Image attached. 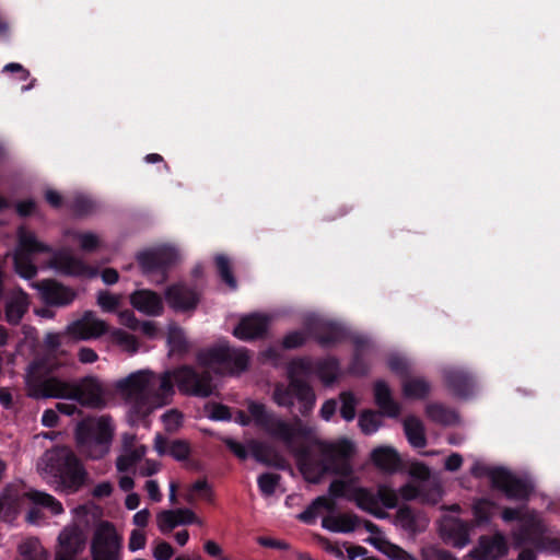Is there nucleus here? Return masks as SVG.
<instances>
[{"label":"nucleus","mask_w":560,"mask_h":560,"mask_svg":"<svg viewBox=\"0 0 560 560\" xmlns=\"http://www.w3.org/2000/svg\"><path fill=\"white\" fill-rule=\"evenodd\" d=\"M249 416L245 411L237 412L236 422L248 425L253 420L254 424L266 432L272 439L284 443L287 448L295 457L301 472L311 482L317 483L326 475L349 477L353 472L351 458L354 454V445L347 439L335 443L317 441L315 450L312 445L298 444L295 439H308L313 429L305 424L298 416H293L289 423L279 418L265 404L249 401L247 405Z\"/></svg>","instance_id":"f257e3e1"},{"label":"nucleus","mask_w":560,"mask_h":560,"mask_svg":"<svg viewBox=\"0 0 560 560\" xmlns=\"http://www.w3.org/2000/svg\"><path fill=\"white\" fill-rule=\"evenodd\" d=\"M197 361L203 369L184 364L167 370L159 376V386L149 385V397L158 406L171 404L174 395V382L178 390L188 396L207 398L214 392L212 373L207 369L213 364L223 366L230 374L242 373L249 365L248 351L245 348L234 349L222 343L200 351Z\"/></svg>","instance_id":"f03ea898"},{"label":"nucleus","mask_w":560,"mask_h":560,"mask_svg":"<svg viewBox=\"0 0 560 560\" xmlns=\"http://www.w3.org/2000/svg\"><path fill=\"white\" fill-rule=\"evenodd\" d=\"M65 366L66 360L51 354L33 360L25 374L27 397L35 400L67 399L70 381L63 373Z\"/></svg>","instance_id":"7ed1b4c3"},{"label":"nucleus","mask_w":560,"mask_h":560,"mask_svg":"<svg viewBox=\"0 0 560 560\" xmlns=\"http://www.w3.org/2000/svg\"><path fill=\"white\" fill-rule=\"evenodd\" d=\"M314 373V362L310 358H296L287 366L288 385L277 383L272 399L279 407L292 408L294 399L299 401V411L308 416L314 409L316 396L313 387L306 381Z\"/></svg>","instance_id":"20e7f679"},{"label":"nucleus","mask_w":560,"mask_h":560,"mask_svg":"<svg viewBox=\"0 0 560 560\" xmlns=\"http://www.w3.org/2000/svg\"><path fill=\"white\" fill-rule=\"evenodd\" d=\"M42 460L45 476L66 492L74 493L85 485L88 472L71 448L55 446L44 454Z\"/></svg>","instance_id":"39448f33"},{"label":"nucleus","mask_w":560,"mask_h":560,"mask_svg":"<svg viewBox=\"0 0 560 560\" xmlns=\"http://www.w3.org/2000/svg\"><path fill=\"white\" fill-rule=\"evenodd\" d=\"M115 428L109 416L86 417L74 429L78 450L91 459L105 457L110 450Z\"/></svg>","instance_id":"423d86ee"},{"label":"nucleus","mask_w":560,"mask_h":560,"mask_svg":"<svg viewBox=\"0 0 560 560\" xmlns=\"http://www.w3.org/2000/svg\"><path fill=\"white\" fill-rule=\"evenodd\" d=\"M19 246L13 257L14 269L24 279H33L37 275V267L33 264L31 256L34 254H49L52 248L39 242L36 235L20 228L18 231Z\"/></svg>","instance_id":"0eeeda50"},{"label":"nucleus","mask_w":560,"mask_h":560,"mask_svg":"<svg viewBox=\"0 0 560 560\" xmlns=\"http://www.w3.org/2000/svg\"><path fill=\"white\" fill-rule=\"evenodd\" d=\"M349 500L353 501L360 510L377 518H384L386 513L378 504L381 503L386 509H395L398 504V494L387 485L381 483L376 493L365 487L353 488Z\"/></svg>","instance_id":"6e6552de"},{"label":"nucleus","mask_w":560,"mask_h":560,"mask_svg":"<svg viewBox=\"0 0 560 560\" xmlns=\"http://www.w3.org/2000/svg\"><path fill=\"white\" fill-rule=\"evenodd\" d=\"M91 557L92 560L122 559V537L110 522H103L94 532Z\"/></svg>","instance_id":"1a4fd4ad"},{"label":"nucleus","mask_w":560,"mask_h":560,"mask_svg":"<svg viewBox=\"0 0 560 560\" xmlns=\"http://www.w3.org/2000/svg\"><path fill=\"white\" fill-rule=\"evenodd\" d=\"M305 331L307 336L313 338L322 348H330L337 346L353 336L342 324L324 318H310L305 322Z\"/></svg>","instance_id":"9d476101"},{"label":"nucleus","mask_w":560,"mask_h":560,"mask_svg":"<svg viewBox=\"0 0 560 560\" xmlns=\"http://www.w3.org/2000/svg\"><path fill=\"white\" fill-rule=\"evenodd\" d=\"M106 390L95 376H85L79 382L69 383L67 399L74 400L83 407L102 409L106 406Z\"/></svg>","instance_id":"9b49d317"},{"label":"nucleus","mask_w":560,"mask_h":560,"mask_svg":"<svg viewBox=\"0 0 560 560\" xmlns=\"http://www.w3.org/2000/svg\"><path fill=\"white\" fill-rule=\"evenodd\" d=\"M86 540V535L80 526H66L58 535L55 560H86L79 559L85 550Z\"/></svg>","instance_id":"f8f14e48"},{"label":"nucleus","mask_w":560,"mask_h":560,"mask_svg":"<svg viewBox=\"0 0 560 560\" xmlns=\"http://www.w3.org/2000/svg\"><path fill=\"white\" fill-rule=\"evenodd\" d=\"M494 477L492 488L501 491L509 500L527 501L534 492V486L529 480L517 477L505 467L497 471Z\"/></svg>","instance_id":"ddd939ff"},{"label":"nucleus","mask_w":560,"mask_h":560,"mask_svg":"<svg viewBox=\"0 0 560 560\" xmlns=\"http://www.w3.org/2000/svg\"><path fill=\"white\" fill-rule=\"evenodd\" d=\"M177 254L173 248L163 247L141 252L137 255V261L143 275L160 273L162 281L166 279L168 268L176 261Z\"/></svg>","instance_id":"4468645a"},{"label":"nucleus","mask_w":560,"mask_h":560,"mask_svg":"<svg viewBox=\"0 0 560 560\" xmlns=\"http://www.w3.org/2000/svg\"><path fill=\"white\" fill-rule=\"evenodd\" d=\"M546 526L542 521L534 513H527L521 520V523L513 530L515 545H532L542 547L545 544Z\"/></svg>","instance_id":"2eb2a0df"},{"label":"nucleus","mask_w":560,"mask_h":560,"mask_svg":"<svg viewBox=\"0 0 560 560\" xmlns=\"http://www.w3.org/2000/svg\"><path fill=\"white\" fill-rule=\"evenodd\" d=\"M165 299L176 312H188L195 310L199 304L200 293L195 285L178 282L166 289Z\"/></svg>","instance_id":"dca6fc26"},{"label":"nucleus","mask_w":560,"mask_h":560,"mask_svg":"<svg viewBox=\"0 0 560 560\" xmlns=\"http://www.w3.org/2000/svg\"><path fill=\"white\" fill-rule=\"evenodd\" d=\"M34 287L39 291L44 303L49 306H68L77 295L73 289L52 279L39 281Z\"/></svg>","instance_id":"f3484780"},{"label":"nucleus","mask_w":560,"mask_h":560,"mask_svg":"<svg viewBox=\"0 0 560 560\" xmlns=\"http://www.w3.org/2000/svg\"><path fill=\"white\" fill-rule=\"evenodd\" d=\"M106 322L98 319L94 312L86 311L83 316L69 325V332L82 340L98 338L108 331Z\"/></svg>","instance_id":"a211bd4d"},{"label":"nucleus","mask_w":560,"mask_h":560,"mask_svg":"<svg viewBox=\"0 0 560 560\" xmlns=\"http://www.w3.org/2000/svg\"><path fill=\"white\" fill-rule=\"evenodd\" d=\"M268 326L267 316L254 313L241 318L233 329V335L243 341L256 340L265 337Z\"/></svg>","instance_id":"6ab92c4d"},{"label":"nucleus","mask_w":560,"mask_h":560,"mask_svg":"<svg viewBox=\"0 0 560 560\" xmlns=\"http://www.w3.org/2000/svg\"><path fill=\"white\" fill-rule=\"evenodd\" d=\"M447 389L458 398L469 397L475 387V378L470 372L460 368H447L443 371Z\"/></svg>","instance_id":"aec40b11"},{"label":"nucleus","mask_w":560,"mask_h":560,"mask_svg":"<svg viewBox=\"0 0 560 560\" xmlns=\"http://www.w3.org/2000/svg\"><path fill=\"white\" fill-rule=\"evenodd\" d=\"M55 266L68 276L93 278L98 273L97 268L67 252H60L55 256Z\"/></svg>","instance_id":"412c9836"},{"label":"nucleus","mask_w":560,"mask_h":560,"mask_svg":"<svg viewBox=\"0 0 560 560\" xmlns=\"http://www.w3.org/2000/svg\"><path fill=\"white\" fill-rule=\"evenodd\" d=\"M508 552V545L504 536L497 533L493 536H481L474 557L478 560H498Z\"/></svg>","instance_id":"4be33fe9"},{"label":"nucleus","mask_w":560,"mask_h":560,"mask_svg":"<svg viewBox=\"0 0 560 560\" xmlns=\"http://www.w3.org/2000/svg\"><path fill=\"white\" fill-rule=\"evenodd\" d=\"M469 525L458 517L446 518L440 527L442 538L456 548H463L469 542Z\"/></svg>","instance_id":"5701e85b"},{"label":"nucleus","mask_w":560,"mask_h":560,"mask_svg":"<svg viewBox=\"0 0 560 560\" xmlns=\"http://www.w3.org/2000/svg\"><path fill=\"white\" fill-rule=\"evenodd\" d=\"M130 304L137 311L148 315L158 316L163 312V301L161 296L148 289L136 290L130 294Z\"/></svg>","instance_id":"b1692460"},{"label":"nucleus","mask_w":560,"mask_h":560,"mask_svg":"<svg viewBox=\"0 0 560 560\" xmlns=\"http://www.w3.org/2000/svg\"><path fill=\"white\" fill-rule=\"evenodd\" d=\"M373 394L381 416L397 418L400 415V405L393 398L392 390L385 381L377 380L374 383Z\"/></svg>","instance_id":"393cba45"},{"label":"nucleus","mask_w":560,"mask_h":560,"mask_svg":"<svg viewBox=\"0 0 560 560\" xmlns=\"http://www.w3.org/2000/svg\"><path fill=\"white\" fill-rule=\"evenodd\" d=\"M150 374L139 371L117 382V388L129 398L149 396Z\"/></svg>","instance_id":"a878e982"},{"label":"nucleus","mask_w":560,"mask_h":560,"mask_svg":"<svg viewBox=\"0 0 560 560\" xmlns=\"http://www.w3.org/2000/svg\"><path fill=\"white\" fill-rule=\"evenodd\" d=\"M373 464L385 472H396L401 466V459L397 451L390 446H378L371 453Z\"/></svg>","instance_id":"bb28decb"},{"label":"nucleus","mask_w":560,"mask_h":560,"mask_svg":"<svg viewBox=\"0 0 560 560\" xmlns=\"http://www.w3.org/2000/svg\"><path fill=\"white\" fill-rule=\"evenodd\" d=\"M351 342L354 350L348 366V373L354 376H365L370 371L369 363L364 359V350L369 346V340L364 336L355 335L351 338Z\"/></svg>","instance_id":"cd10ccee"},{"label":"nucleus","mask_w":560,"mask_h":560,"mask_svg":"<svg viewBox=\"0 0 560 560\" xmlns=\"http://www.w3.org/2000/svg\"><path fill=\"white\" fill-rule=\"evenodd\" d=\"M359 523L360 518L355 514H340L325 516L322 526L334 533H351Z\"/></svg>","instance_id":"c85d7f7f"},{"label":"nucleus","mask_w":560,"mask_h":560,"mask_svg":"<svg viewBox=\"0 0 560 560\" xmlns=\"http://www.w3.org/2000/svg\"><path fill=\"white\" fill-rule=\"evenodd\" d=\"M404 431L409 444L415 448L427 445L425 429L423 423L416 416H408L404 420Z\"/></svg>","instance_id":"c756f323"},{"label":"nucleus","mask_w":560,"mask_h":560,"mask_svg":"<svg viewBox=\"0 0 560 560\" xmlns=\"http://www.w3.org/2000/svg\"><path fill=\"white\" fill-rule=\"evenodd\" d=\"M336 509V503L332 499H328L325 495L317 497L312 503L299 514L298 518L305 524H314L316 522L317 515L322 510H326L328 512H334Z\"/></svg>","instance_id":"7c9ffc66"},{"label":"nucleus","mask_w":560,"mask_h":560,"mask_svg":"<svg viewBox=\"0 0 560 560\" xmlns=\"http://www.w3.org/2000/svg\"><path fill=\"white\" fill-rule=\"evenodd\" d=\"M340 363L336 357H328L314 363V373L318 375L325 385H331L337 381Z\"/></svg>","instance_id":"2f4dec72"},{"label":"nucleus","mask_w":560,"mask_h":560,"mask_svg":"<svg viewBox=\"0 0 560 560\" xmlns=\"http://www.w3.org/2000/svg\"><path fill=\"white\" fill-rule=\"evenodd\" d=\"M19 560H48V552L36 537L24 539L18 547Z\"/></svg>","instance_id":"473e14b6"},{"label":"nucleus","mask_w":560,"mask_h":560,"mask_svg":"<svg viewBox=\"0 0 560 560\" xmlns=\"http://www.w3.org/2000/svg\"><path fill=\"white\" fill-rule=\"evenodd\" d=\"M431 390L430 383L423 377H410L402 380V394L409 399H423Z\"/></svg>","instance_id":"72a5a7b5"},{"label":"nucleus","mask_w":560,"mask_h":560,"mask_svg":"<svg viewBox=\"0 0 560 560\" xmlns=\"http://www.w3.org/2000/svg\"><path fill=\"white\" fill-rule=\"evenodd\" d=\"M26 497L34 505L47 509L52 515H59L63 513L61 502H59L49 493L38 490H31L26 493Z\"/></svg>","instance_id":"f704fd0d"},{"label":"nucleus","mask_w":560,"mask_h":560,"mask_svg":"<svg viewBox=\"0 0 560 560\" xmlns=\"http://www.w3.org/2000/svg\"><path fill=\"white\" fill-rule=\"evenodd\" d=\"M427 416L435 423L453 425L458 422V415L441 404H430L425 408Z\"/></svg>","instance_id":"c9c22d12"},{"label":"nucleus","mask_w":560,"mask_h":560,"mask_svg":"<svg viewBox=\"0 0 560 560\" xmlns=\"http://www.w3.org/2000/svg\"><path fill=\"white\" fill-rule=\"evenodd\" d=\"M132 404L128 410V420L131 425H137L140 421L144 420L151 412L149 396L131 398Z\"/></svg>","instance_id":"e433bc0d"},{"label":"nucleus","mask_w":560,"mask_h":560,"mask_svg":"<svg viewBox=\"0 0 560 560\" xmlns=\"http://www.w3.org/2000/svg\"><path fill=\"white\" fill-rule=\"evenodd\" d=\"M28 307L25 296L11 299L5 305V319L11 325H18Z\"/></svg>","instance_id":"4c0bfd02"},{"label":"nucleus","mask_w":560,"mask_h":560,"mask_svg":"<svg viewBox=\"0 0 560 560\" xmlns=\"http://www.w3.org/2000/svg\"><path fill=\"white\" fill-rule=\"evenodd\" d=\"M399 495L405 501H412V500L421 497L424 502H430V503L434 504L438 502L439 498L441 497V492L436 488V489L431 490L430 493L422 495L421 490L418 487L408 482L400 487Z\"/></svg>","instance_id":"58836bf2"},{"label":"nucleus","mask_w":560,"mask_h":560,"mask_svg":"<svg viewBox=\"0 0 560 560\" xmlns=\"http://www.w3.org/2000/svg\"><path fill=\"white\" fill-rule=\"evenodd\" d=\"M214 264L221 280L231 289H236L237 282L232 272L230 258L224 254H218L214 257Z\"/></svg>","instance_id":"ea45409f"},{"label":"nucleus","mask_w":560,"mask_h":560,"mask_svg":"<svg viewBox=\"0 0 560 560\" xmlns=\"http://www.w3.org/2000/svg\"><path fill=\"white\" fill-rule=\"evenodd\" d=\"M494 503L488 499H479L472 505V515L475 525L480 526L488 524L492 517Z\"/></svg>","instance_id":"a19ab883"},{"label":"nucleus","mask_w":560,"mask_h":560,"mask_svg":"<svg viewBox=\"0 0 560 560\" xmlns=\"http://www.w3.org/2000/svg\"><path fill=\"white\" fill-rule=\"evenodd\" d=\"M365 541L386 553L393 560H405L407 558L408 552L406 550L384 539L369 537Z\"/></svg>","instance_id":"79ce46f5"},{"label":"nucleus","mask_w":560,"mask_h":560,"mask_svg":"<svg viewBox=\"0 0 560 560\" xmlns=\"http://www.w3.org/2000/svg\"><path fill=\"white\" fill-rule=\"evenodd\" d=\"M381 425L382 421L380 419V412L372 409H366L361 412L359 417V427L364 434L370 435L375 433Z\"/></svg>","instance_id":"37998d69"},{"label":"nucleus","mask_w":560,"mask_h":560,"mask_svg":"<svg viewBox=\"0 0 560 560\" xmlns=\"http://www.w3.org/2000/svg\"><path fill=\"white\" fill-rule=\"evenodd\" d=\"M110 339L113 342L117 343L126 351H129L131 353L138 351L139 343L137 338L133 335L120 328H115L110 331Z\"/></svg>","instance_id":"c03bdc74"},{"label":"nucleus","mask_w":560,"mask_h":560,"mask_svg":"<svg viewBox=\"0 0 560 560\" xmlns=\"http://www.w3.org/2000/svg\"><path fill=\"white\" fill-rule=\"evenodd\" d=\"M281 476L275 472H264L258 476L257 485L262 495L270 497L275 494Z\"/></svg>","instance_id":"a18cd8bd"},{"label":"nucleus","mask_w":560,"mask_h":560,"mask_svg":"<svg viewBox=\"0 0 560 560\" xmlns=\"http://www.w3.org/2000/svg\"><path fill=\"white\" fill-rule=\"evenodd\" d=\"M339 399L341 401L340 416L346 421H352L355 418L358 399L351 392H341Z\"/></svg>","instance_id":"49530a36"},{"label":"nucleus","mask_w":560,"mask_h":560,"mask_svg":"<svg viewBox=\"0 0 560 560\" xmlns=\"http://www.w3.org/2000/svg\"><path fill=\"white\" fill-rule=\"evenodd\" d=\"M66 207L78 217H83L92 212L93 210V201L82 195L75 196L71 200L66 202Z\"/></svg>","instance_id":"de8ad7c7"},{"label":"nucleus","mask_w":560,"mask_h":560,"mask_svg":"<svg viewBox=\"0 0 560 560\" xmlns=\"http://www.w3.org/2000/svg\"><path fill=\"white\" fill-rule=\"evenodd\" d=\"M177 514V510H163L158 514V527L163 534L172 532L176 526L179 525Z\"/></svg>","instance_id":"09e8293b"},{"label":"nucleus","mask_w":560,"mask_h":560,"mask_svg":"<svg viewBox=\"0 0 560 560\" xmlns=\"http://www.w3.org/2000/svg\"><path fill=\"white\" fill-rule=\"evenodd\" d=\"M501 469H502L501 466L500 467H490V466H487L483 463L477 460L471 466L470 474L476 478L488 477L490 480L491 487H493L494 480H495L494 476L497 475V471H499Z\"/></svg>","instance_id":"8fccbe9b"},{"label":"nucleus","mask_w":560,"mask_h":560,"mask_svg":"<svg viewBox=\"0 0 560 560\" xmlns=\"http://www.w3.org/2000/svg\"><path fill=\"white\" fill-rule=\"evenodd\" d=\"M399 524L407 530L415 532L417 520L412 509L408 505H404L398 509L396 514Z\"/></svg>","instance_id":"3c124183"},{"label":"nucleus","mask_w":560,"mask_h":560,"mask_svg":"<svg viewBox=\"0 0 560 560\" xmlns=\"http://www.w3.org/2000/svg\"><path fill=\"white\" fill-rule=\"evenodd\" d=\"M306 342V335L300 330H293L287 334L282 339V348L285 350H292L301 348Z\"/></svg>","instance_id":"603ef678"},{"label":"nucleus","mask_w":560,"mask_h":560,"mask_svg":"<svg viewBox=\"0 0 560 560\" xmlns=\"http://www.w3.org/2000/svg\"><path fill=\"white\" fill-rule=\"evenodd\" d=\"M209 409V418L214 421H229L232 418L231 410L228 406L219 402L207 405Z\"/></svg>","instance_id":"864d4df0"},{"label":"nucleus","mask_w":560,"mask_h":560,"mask_svg":"<svg viewBox=\"0 0 560 560\" xmlns=\"http://www.w3.org/2000/svg\"><path fill=\"white\" fill-rule=\"evenodd\" d=\"M168 343L172 350L178 353H184L188 350V342L184 332L180 329L171 330L168 334Z\"/></svg>","instance_id":"5fc2aeb1"},{"label":"nucleus","mask_w":560,"mask_h":560,"mask_svg":"<svg viewBox=\"0 0 560 560\" xmlns=\"http://www.w3.org/2000/svg\"><path fill=\"white\" fill-rule=\"evenodd\" d=\"M387 365L392 372L402 377V380L409 376V363L405 358L392 355L387 361Z\"/></svg>","instance_id":"6e6d98bb"},{"label":"nucleus","mask_w":560,"mask_h":560,"mask_svg":"<svg viewBox=\"0 0 560 560\" xmlns=\"http://www.w3.org/2000/svg\"><path fill=\"white\" fill-rule=\"evenodd\" d=\"M45 345L47 347V352L44 355H55L57 359H60L62 361L66 360V363L68 362V354L66 351L58 352V349L60 347V340L59 337L55 334H48L45 338Z\"/></svg>","instance_id":"4d7b16f0"},{"label":"nucleus","mask_w":560,"mask_h":560,"mask_svg":"<svg viewBox=\"0 0 560 560\" xmlns=\"http://www.w3.org/2000/svg\"><path fill=\"white\" fill-rule=\"evenodd\" d=\"M97 304L105 312H115L119 306V296L114 295L108 291H101L97 295Z\"/></svg>","instance_id":"13d9d810"},{"label":"nucleus","mask_w":560,"mask_h":560,"mask_svg":"<svg viewBox=\"0 0 560 560\" xmlns=\"http://www.w3.org/2000/svg\"><path fill=\"white\" fill-rule=\"evenodd\" d=\"M249 448L255 460L264 465L270 464L268 458V448L264 443L252 440L249 442Z\"/></svg>","instance_id":"bf43d9fd"},{"label":"nucleus","mask_w":560,"mask_h":560,"mask_svg":"<svg viewBox=\"0 0 560 560\" xmlns=\"http://www.w3.org/2000/svg\"><path fill=\"white\" fill-rule=\"evenodd\" d=\"M170 455L176 460H185L190 454L189 445L182 440H175L170 446Z\"/></svg>","instance_id":"052dcab7"},{"label":"nucleus","mask_w":560,"mask_h":560,"mask_svg":"<svg viewBox=\"0 0 560 560\" xmlns=\"http://www.w3.org/2000/svg\"><path fill=\"white\" fill-rule=\"evenodd\" d=\"M77 238L80 242L81 249L84 252H94L100 246L98 237L91 232L78 233Z\"/></svg>","instance_id":"680f3d73"},{"label":"nucleus","mask_w":560,"mask_h":560,"mask_svg":"<svg viewBox=\"0 0 560 560\" xmlns=\"http://www.w3.org/2000/svg\"><path fill=\"white\" fill-rule=\"evenodd\" d=\"M349 489L348 482L343 480L336 479L330 482L328 492L332 499L347 498L351 495L352 491L348 494L347 491Z\"/></svg>","instance_id":"e2e57ef3"},{"label":"nucleus","mask_w":560,"mask_h":560,"mask_svg":"<svg viewBox=\"0 0 560 560\" xmlns=\"http://www.w3.org/2000/svg\"><path fill=\"white\" fill-rule=\"evenodd\" d=\"M191 491L199 493V495L208 502L213 501V492L206 479H198L191 485Z\"/></svg>","instance_id":"0e129e2a"},{"label":"nucleus","mask_w":560,"mask_h":560,"mask_svg":"<svg viewBox=\"0 0 560 560\" xmlns=\"http://www.w3.org/2000/svg\"><path fill=\"white\" fill-rule=\"evenodd\" d=\"M223 443L238 459L245 460L248 457V452L245 445L234 439L225 438Z\"/></svg>","instance_id":"69168bd1"},{"label":"nucleus","mask_w":560,"mask_h":560,"mask_svg":"<svg viewBox=\"0 0 560 560\" xmlns=\"http://www.w3.org/2000/svg\"><path fill=\"white\" fill-rule=\"evenodd\" d=\"M422 555L425 560H457L448 550L439 548L423 550Z\"/></svg>","instance_id":"338daca9"},{"label":"nucleus","mask_w":560,"mask_h":560,"mask_svg":"<svg viewBox=\"0 0 560 560\" xmlns=\"http://www.w3.org/2000/svg\"><path fill=\"white\" fill-rule=\"evenodd\" d=\"M174 555V549L167 541L161 540L153 550V557L156 560H170Z\"/></svg>","instance_id":"774afa93"}]
</instances>
